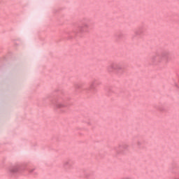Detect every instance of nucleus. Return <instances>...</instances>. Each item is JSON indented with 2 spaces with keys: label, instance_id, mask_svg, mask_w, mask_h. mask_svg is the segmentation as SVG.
Masks as SVG:
<instances>
[{
  "label": "nucleus",
  "instance_id": "obj_3",
  "mask_svg": "<svg viewBox=\"0 0 179 179\" xmlns=\"http://www.w3.org/2000/svg\"><path fill=\"white\" fill-rule=\"evenodd\" d=\"M10 171L11 173H17L19 171V166H13L10 169Z\"/></svg>",
  "mask_w": 179,
  "mask_h": 179
},
{
  "label": "nucleus",
  "instance_id": "obj_1",
  "mask_svg": "<svg viewBox=\"0 0 179 179\" xmlns=\"http://www.w3.org/2000/svg\"><path fill=\"white\" fill-rule=\"evenodd\" d=\"M108 69L109 72H118L121 71V66L117 64L113 63L108 67Z\"/></svg>",
  "mask_w": 179,
  "mask_h": 179
},
{
  "label": "nucleus",
  "instance_id": "obj_2",
  "mask_svg": "<svg viewBox=\"0 0 179 179\" xmlns=\"http://www.w3.org/2000/svg\"><path fill=\"white\" fill-rule=\"evenodd\" d=\"M56 108H65V107H66L65 106V104L62 102H59L57 103H56V106H55Z\"/></svg>",
  "mask_w": 179,
  "mask_h": 179
}]
</instances>
